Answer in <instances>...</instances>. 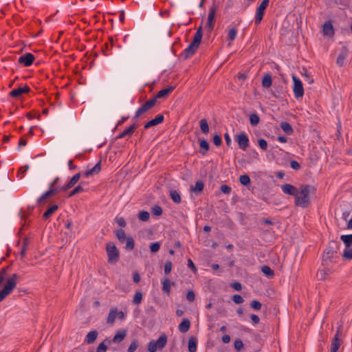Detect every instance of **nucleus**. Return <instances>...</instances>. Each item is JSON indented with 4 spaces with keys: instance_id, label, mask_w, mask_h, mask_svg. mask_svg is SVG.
<instances>
[{
    "instance_id": "nucleus-1",
    "label": "nucleus",
    "mask_w": 352,
    "mask_h": 352,
    "mask_svg": "<svg viewBox=\"0 0 352 352\" xmlns=\"http://www.w3.org/2000/svg\"><path fill=\"white\" fill-rule=\"evenodd\" d=\"M314 188L309 185H302L295 195V204L301 208H307L310 204L309 195Z\"/></svg>"
},
{
    "instance_id": "nucleus-2",
    "label": "nucleus",
    "mask_w": 352,
    "mask_h": 352,
    "mask_svg": "<svg viewBox=\"0 0 352 352\" xmlns=\"http://www.w3.org/2000/svg\"><path fill=\"white\" fill-rule=\"evenodd\" d=\"M18 278V274H13L7 279L3 288L0 291V302L2 301L6 296H8L15 288Z\"/></svg>"
},
{
    "instance_id": "nucleus-3",
    "label": "nucleus",
    "mask_w": 352,
    "mask_h": 352,
    "mask_svg": "<svg viewBox=\"0 0 352 352\" xmlns=\"http://www.w3.org/2000/svg\"><path fill=\"white\" fill-rule=\"evenodd\" d=\"M203 34H202V27L199 26L197 29L195 34L194 35L193 40L192 43L189 45V46L185 50V52L186 53L187 56H191L192 55L197 48L199 47L201 39H202Z\"/></svg>"
},
{
    "instance_id": "nucleus-4",
    "label": "nucleus",
    "mask_w": 352,
    "mask_h": 352,
    "mask_svg": "<svg viewBox=\"0 0 352 352\" xmlns=\"http://www.w3.org/2000/svg\"><path fill=\"white\" fill-rule=\"evenodd\" d=\"M106 251L108 256V262L111 264L116 263L120 258L119 251L113 242H108L106 244Z\"/></svg>"
},
{
    "instance_id": "nucleus-5",
    "label": "nucleus",
    "mask_w": 352,
    "mask_h": 352,
    "mask_svg": "<svg viewBox=\"0 0 352 352\" xmlns=\"http://www.w3.org/2000/svg\"><path fill=\"white\" fill-rule=\"evenodd\" d=\"M167 343V337L164 333L160 335L157 340H151L148 344V350L149 352H156L158 349H162Z\"/></svg>"
},
{
    "instance_id": "nucleus-6",
    "label": "nucleus",
    "mask_w": 352,
    "mask_h": 352,
    "mask_svg": "<svg viewBox=\"0 0 352 352\" xmlns=\"http://www.w3.org/2000/svg\"><path fill=\"white\" fill-rule=\"evenodd\" d=\"M294 82L293 91L296 98H302L304 95L302 83L296 76H292Z\"/></svg>"
},
{
    "instance_id": "nucleus-7",
    "label": "nucleus",
    "mask_w": 352,
    "mask_h": 352,
    "mask_svg": "<svg viewBox=\"0 0 352 352\" xmlns=\"http://www.w3.org/2000/svg\"><path fill=\"white\" fill-rule=\"evenodd\" d=\"M270 0H263L261 3L259 5V6L257 8L256 11V16H255V23L256 24H259L261 21L263 19L265 10L268 6Z\"/></svg>"
},
{
    "instance_id": "nucleus-8",
    "label": "nucleus",
    "mask_w": 352,
    "mask_h": 352,
    "mask_svg": "<svg viewBox=\"0 0 352 352\" xmlns=\"http://www.w3.org/2000/svg\"><path fill=\"white\" fill-rule=\"evenodd\" d=\"M156 103V98H153L148 101H146L140 108L138 109L135 113V117L138 118L140 116L144 113L146 112L149 109H151L153 107L155 106Z\"/></svg>"
},
{
    "instance_id": "nucleus-9",
    "label": "nucleus",
    "mask_w": 352,
    "mask_h": 352,
    "mask_svg": "<svg viewBox=\"0 0 352 352\" xmlns=\"http://www.w3.org/2000/svg\"><path fill=\"white\" fill-rule=\"evenodd\" d=\"M236 141L239 144V147L245 150L249 146L248 137L245 133H240L236 136Z\"/></svg>"
},
{
    "instance_id": "nucleus-10",
    "label": "nucleus",
    "mask_w": 352,
    "mask_h": 352,
    "mask_svg": "<svg viewBox=\"0 0 352 352\" xmlns=\"http://www.w3.org/2000/svg\"><path fill=\"white\" fill-rule=\"evenodd\" d=\"M34 60V56L32 54L27 53L21 56L19 58V63L25 66H30Z\"/></svg>"
},
{
    "instance_id": "nucleus-11",
    "label": "nucleus",
    "mask_w": 352,
    "mask_h": 352,
    "mask_svg": "<svg viewBox=\"0 0 352 352\" xmlns=\"http://www.w3.org/2000/svg\"><path fill=\"white\" fill-rule=\"evenodd\" d=\"M322 33L324 36L332 37L334 35V28L331 22L327 21L322 26Z\"/></svg>"
},
{
    "instance_id": "nucleus-12",
    "label": "nucleus",
    "mask_w": 352,
    "mask_h": 352,
    "mask_svg": "<svg viewBox=\"0 0 352 352\" xmlns=\"http://www.w3.org/2000/svg\"><path fill=\"white\" fill-rule=\"evenodd\" d=\"M281 188L285 194L294 195V197L298 191L297 188L294 186L289 184H283Z\"/></svg>"
},
{
    "instance_id": "nucleus-13",
    "label": "nucleus",
    "mask_w": 352,
    "mask_h": 352,
    "mask_svg": "<svg viewBox=\"0 0 352 352\" xmlns=\"http://www.w3.org/2000/svg\"><path fill=\"white\" fill-rule=\"evenodd\" d=\"M216 14V7H212L209 12L207 22V27L211 31L214 28V16Z\"/></svg>"
},
{
    "instance_id": "nucleus-14",
    "label": "nucleus",
    "mask_w": 352,
    "mask_h": 352,
    "mask_svg": "<svg viewBox=\"0 0 352 352\" xmlns=\"http://www.w3.org/2000/svg\"><path fill=\"white\" fill-rule=\"evenodd\" d=\"M349 50L346 47H342L341 52L338 56L336 63L339 66H343L344 60L348 56Z\"/></svg>"
},
{
    "instance_id": "nucleus-15",
    "label": "nucleus",
    "mask_w": 352,
    "mask_h": 352,
    "mask_svg": "<svg viewBox=\"0 0 352 352\" xmlns=\"http://www.w3.org/2000/svg\"><path fill=\"white\" fill-rule=\"evenodd\" d=\"M29 91H30V88L28 86H25L24 87H19V88L13 89L10 93V95L14 98H19L23 94L28 93V92H29Z\"/></svg>"
},
{
    "instance_id": "nucleus-16",
    "label": "nucleus",
    "mask_w": 352,
    "mask_h": 352,
    "mask_svg": "<svg viewBox=\"0 0 352 352\" xmlns=\"http://www.w3.org/2000/svg\"><path fill=\"white\" fill-rule=\"evenodd\" d=\"M164 120V116L162 115H158L154 119L150 120L144 125V129H147L151 126H155L162 123Z\"/></svg>"
},
{
    "instance_id": "nucleus-17",
    "label": "nucleus",
    "mask_w": 352,
    "mask_h": 352,
    "mask_svg": "<svg viewBox=\"0 0 352 352\" xmlns=\"http://www.w3.org/2000/svg\"><path fill=\"white\" fill-rule=\"evenodd\" d=\"M56 193L55 189H51L43 193L37 200L38 204H42L45 202V200L50 197L53 196Z\"/></svg>"
},
{
    "instance_id": "nucleus-18",
    "label": "nucleus",
    "mask_w": 352,
    "mask_h": 352,
    "mask_svg": "<svg viewBox=\"0 0 352 352\" xmlns=\"http://www.w3.org/2000/svg\"><path fill=\"white\" fill-rule=\"evenodd\" d=\"M335 252L332 250L325 251L322 255V264L328 265L329 262L331 261V258L334 256Z\"/></svg>"
},
{
    "instance_id": "nucleus-19",
    "label": "nucleus",
    "mask_w": 352,
    "mask_h": 352,
    "mask_svg": "<svg viewBox=\"0 0 352 352\" xmlns=\"http://www.w3.org/2000/svg\"><path fill=\"white\" fill-rule=\"evenodd\" d=\"M126 336V331L125 329H120L118 331L113 338V342L116 343L122 341Z\"/></svg>"
},
{
    "instance_id": "nucleus-20",
    "label": "nucleus",
    "mask_w": 352,
    "mask_h": 352,
    "mask_svg": "<svg viewBox=\"0 0 352 352\" xmlns=\"http://www.w3.org/2000/svg\"><path fill=\"white\" fill-rule=\"evenodd\" d=\"M118 316V309L116 307L111 308L109 313L107 322L111 324H113L116 320V318Z\"/></svg>"
},
{
    "instance_id": "nucleus-21",
    "label": "nucleus",
    "mask_w": 352,
    "mask_h": 352,
    "mask_svg": "<svg viewBox=\"0 0 352 352\" xmlns=\"http://www.w3.org/2000/svg\"><path fill=\"white\" fill-rule=\"evenodd\" d=\"M101 170L100 162H98L91 169L88 170L84 173V175L87 177L98 174Z\"/></svg>"
},
{
    "instance_id": "nucleus-22",
    "label": "nucleus",
    "mask_w": 352,
    "mask_h": 352,
    "mask_svg": "<svg viewBox=\"0 0 352 352\" xmlns=\"http://www.w3.org/2000/svg\"><path fill=\"white\" fill-rule=\"evenodd\" d=\"M174 89V87L173 86H170V87H168L167 88H165V89H162L161 91H160L157 95L155 96V98H156V100L157 98H166L167 97V96L173 91Z\"/></svg>"
},
{
    "instance_id": "nucleus-23",
    "label": "nucleus",
    "mask_w": 352,
    "mask_h": 352,
    "mask_svg": "<svg viewBox=\"0 0 352 352\" xmlns=\"http://www.w3.org/2000/svg\"><path fill=\"white\" fill-rule=\"evenodd\" d=\"M80 178V173H76V175H74L71 178V179L67 183V184L63 188V190H66L73 187L79 181Z\"/></svg>"
},
{
    "instance_id": "nucleus-24",
    "label": "nucleus",
    "mask_w": 352,
    "mask_h": 352,
    "mask_svg": "<svg viewBox=\"0 0 352 352\" xmlns=\"http://www.w3.org/2000/svg\"><path fill=\"white\" fill-rule=\"evenodd\" d=\"M190 327V322L188 319L184 318L182 320V322L179 324V330L182 333H186L187 332Z\"/></svg>"
},
{
    "instance_id": "nucleus-25",
    "label": "nucleus",
    "mask_w": 352,
    "mask_h": 352,
    "mask_svg": "<svg viewBox=\"0 0 352 352\" xmlns=\"http://www.w3.org/2000/svg\"><path fill=\"white\" fill-rule=\"evenodd\" d=\"M341 342L339 337L334 336L331 340V352H337L341 344Z\"/></svg>"
},
{
    "instance_id": "nucleus-26",
    "label": "nucleus",
    "mask_w": 352,
    "mask_h": 352,
    "mask_svg": "<svg viewBox=\"0 0 352 352\" xmlns=\"http://www.w3.org/2000/svg\"><path fill=\"white\" fill-rule=\"evenodd\" d=\"M171 284L168 278H165L162 280V290L168 295L170 293Z\"/></svg>"
},
{
    "instance_id": "nucleus-27",
    "label": "nucleus",
    "mask_w": 352,
    "mask_h": 352,
    "mask_svg": "<svg viewBox=\"0 0 352 352\" xmlns=\"http://www.w3.org/2000/svg\"><path fill=\"white\" fill-rule=\"evenodd\" d=\"M197 342V340L196 338L191 337L189 338L188 345L189 352H196Z\"/></svg>"
},
{
    "instance_id": "nucleus-28",
    "label": "nucleus",
    "mask_w": 352,
    "mask_h": 352,
    "mask_svg": "<svg viewBox=\"0 0 352 352\" xmlns=\"http://www.w3.org/2000/svg\"><path fill=\"white\" fill-rule=\"evenodd\" d=\"M29 245H30L29 239L27 237H25L22 241V249L20 252V255L22 258L25 257L26 251L28 248Z\"/></svg>"
},
{
    "instance_id": "nucleus-29",
    "label": "nucleus",
    "mask_w": 352,
    "mask_h": 352,
    "mask_svg": "<svg viewBox=\"0 0 352 352\" xmlns=\"http://www.w3.org/2000/svg\"><path fill=\"white\" fill-rule=\"evenodd\" d=\"M204 187V183L201 181H197L195 183V186H192L190 187V190L192 192H193L195 193H199L203 190Z\"/></svg>"
},
{
    "instance_id": "nucleus-30",
    "label": "nucleus",
    "mask_w": 352,
    "mask_h": 352,
    "mask_svg": "<svg viewBox=\"0 0 352 352\" xmlns=\"http://www.w3.org/2000/svg\"><path fill=\"white\" fill-rule=\"evenodd\" d=\"M272 83V76L269 74L264 75L262 80V86L265 88H269Z\"/></svg>"
},
{
    "instance_id": "nucleus-31",
    "label": "nucleus",
    "mask_w": 352,
    "mask_h": 352,
    "mask_svg": "<svg viewBox=\"0 0 352 352\" xmlns=\"http://www.w3.org/2000/svg\"><path fill=\"white\" fill-rule=\"evenodd\" d=\"M135 129H136L135 125H131L130 127L125 129L122 133H121L120 134V135L118 137V138L120 139V138H123L127 135H131L133 133V132L135 131Z\"/></svg>"
},
{
    "instance_id": "nucleus-32",
    "label": "nucleus",
    "mask_w": 352,
    "mask_h": 352,
    "mask_svg": "<svg viewBox=\"0 0 352 352\" xmlns=\"http://www.w3.org/2000/svg\"><path fill=\"white\" fill-rule=\"evenodd\" d=\"M340 239L343 241L346 248L352 246V234L342 235Z\"/></svg>"
},
{
    "instance_id": "nucleus-33",
    "label": "nucleus",
    "mask_w": 352,
    "mask_h": 352,
    "mask_svg": "<svg viewBox=\"0 0 352 352\" xmlns=\"http://www.w3.org/2000/svg\"><path fill=\"white\" fill-rule=\"evenodd\" d=\"M98 332L96 331H91L89 332L86 336V342L88 344L93 343L97 338Z\"/></svg>"
},
{
    "instance_id": "nucleus-34",
    "label": "nucleus",
    "mask_w": 352,
    "mask_h": 352,
    "mask_svg": "<svg viewBox=\"0 0 352 352\" xmlns=\"http://www.w3.org/2000/svg\"><path fill=\"white\" fill-rule=\"evenodd\" d=\"M199 126L201 132L204 134H207L209 132V126L206 119H201L199 121Z\"/></svg>"
},
{
    "instance_id": "nucleus-35",
    "label": "nucleus",
    "mask_w": 352,
    "mask_h": 352,
    "mask_svg": "<svg viewBox=\"0 0 352 352\" xmlns=\"http://www.w3.org/2000/svg\"><path fill=\"white\" fill-rule=\"evenodd\" d=\"M58 209L57 205H53L50 207L43 214V218L47 219Z\"/></svg>"
},
{
    "instance_id": "nucleus-36",
    "label": "nucleus",
    "mask_w": 352,
    "mask_h": 352,
    "mask_svg": "<svg viewBox=\"0 0 352 352\" xmlns=\"http://www.w3.org/2000/svg\"><path fill=\"white\" fill-rule=\"evenodd\" d=\"M170 197H171L172 200H173L175 203H177V204L180 203V201H181V197H180L179 194L177 192V191L174 190H171L170 191Z\"/></svg>"
},
{
    "instance_id": "nucleus-37",
    "label": "nucleus",
    "mask_w": 352,
    "mask_h": 352,
    "mask_svg": "<svg viewBox=\"0 0 352 352\" xmlns=\"http://www.w3.org/2000/svg\"><path fill=\"white\" fill-rule=\"evenodd\" d=\"M261 271L267 277H272L274 275V271L267 265L263 266Z\"/></svg>"
},
{
    "instance_id": "nucleus-38",
    "label": "nucleus",
    "mask_w": 352,
    "mask_h": 352,
    "mask_svg": "<svg viewBox=\"0 0 352 352\" xmlns=\"http://www.w3.org/2000/svg\"><path fill=\"white\" fill-rule=\"evenodd\" d=\"M280 127L287 134H291L293 131L291 125L287 122H281Z\"/></svg>"
},
{
    "instance_id": "nucleus-39",
    "label": "nucleus",
    "mask_w": 352,
    "mask_h": 352,
    "mask_svg": "<svg viewBox=\"0 0 352 352\" xmlns=\"http://www.w3.org/2000/svg\"><path fill=\"white\" fill-rule=\"evenodd\" d=\"M260 121L259 116L257 113H252L250 116V122L252 126H256Z\"/></svg>"
},
{
    "instance_id": "nucleus-40",
    "label": "nucleus",
    "mask_w": 352,
    "mask_h": 352,
    "mask_svg": "<svg viewBox=\"0 0 352 352\" xmlns=\"http://www.w3.org/2000/svg\"><path fill=\"white\" fill-rule=\"evenodd\" d=\"M116 236L118 239V240L122 243H123L125 241V239L127 238L126 236L124 230L122 229L117 230Z\"/></svg>"
},
{
    "instance_id": "nucleus-41",
    "label": "nucleus",
    "mask_w": 352,
    "mask_h": 352,
    "mask_svg": "<svg viewBox=\"0 0 352 352\" xmlns=\"http://www.w3.org/2000/svg\"><path fill=\"white\" fill-rule=\"evenodd\" d=\"M342 256L346 260L352 259V248H346L343 252Z\"/></svg>"
},
{
    "instance_id": "nucleus-42",
    "label": "nucleus",
    "mask_w": 352,
    "mask_h": 352,
    "mask_svg": "<svg viewBox=\"0 0 352 352\" xmlns=\"http://www.w3.org/2000/svg\"><path fill=\"white\" fill-rule=\"evenodd\" d=\"M150 214L146 211H140L138 214V218L142 221H147L149 219Z\"/></svg>"
},
{
    "instance_id": "nucleus-43",
    "label": "nucleus",
    "mask_w": 352,
    "mask_h": 352,
    "mask_svg": "<svg viewBox=\"0 0 352 352\" xmlns=\"http://www.w3.org/2000/svg\"><path fill=\"white\" fill-rule=\"evenodd\" d=\"M126 249L132 250L134 248V240L132 237L129 236L126 239Z\"/></svg>"
},
{
    "instance_id": "nucleus-44",
    "label": "nucleus",
    "mask_w": 352,
    "mask_h": 352,
    "mask_svg": "<svg viewBox=\"0 0 352 352\" xmlns=\"http://www.w3.org/2000/svg\"><path fill=\"white\" fill-rule=\"evenodd\" d=\"M84 189L82 186V183H80L78 186L75 187L69 194V197H72L79 192H83Z\"/></svg>"
},
{
    "instance_id": "nucleus-45",
    "label": "nucleus",
    "mask_w": 352,
    "mask_h": 352,
    "mask_svg": "<svg viewBox=\"0 0 352 352\" xmlns=\"http://www.w3.org/2000/svg\"><path fill=\"white\" fill-rule=\"evenodd\" d=\"M200 147L204 149V151H201L203 155H205L206 151L209 149V144L206 140H201L199 141Z\"/></svg>"
},
{
    "instance_id": "nucleus-46",
    "label": "nucleus",
    "mask_w": 352,
    "mask_h": 352,
    "mask_svg": "<svg viewBox=\"0 0 352 352\" xmlns=\"http://www.w3.org/2000/svg\"><path fill=\"white\" fill-rule=\"evenodd\" d=\"M142 294L140 292H136L133 299V302L135 305H139L142 302Z\"/></svg>"
},
{
    "instance_id": "nucleus-47",
    "label": "nucleus",
    "mask_w": 352,
    "mask_h": 352,
    "mask_svg": "<svg viewBox=\"0 0 352 352\" xmlns=\"http://www.w3.org/2000/svg\"><path fill=\"white\" fill-rule=\"evenodd\" d=\"M239 181L243 186H247L250 183V179L248 175H241L239 177Z\"/></svg>"
},
{
    "instance_id": "nucleus-48",
    "label": "nucleus",
    "mask_w": 352,
    "mask_h": 352,
    "mask_svg": "<svg viewBox=\"0 0 352 352\" xmlns=\"http://www.w3.org/2000/svg\"><path fill=\"white\" fill-rule=\"evenodd\" d=\"M236 34H237V30L235 28H232L228 32V38L230 41H234L236 37Z\"/></svg>"
},
{
    "instance_id": "nucleus-49",
    "label": "nucleus",
    "mask_w": 352,
    "mask_h": 352,
    "mask_svg": "<svg viewBox=\"0 0 352 352\" xmlns=\"http://www.w3.org/2000/svg\"><path fill=\"white\" fill-rule=\"evenodd\" d=\"M151 212L156 216H160L162 214V209L160 206L155 205L151 208Z\"/></svg>"
},
{
    "instance_id": "nucleus-50",
    "label": "nucleus",
    "mask_w": 352,
    "mask_h": 352,
    "mask_svg": "<svg viewBox=\"0 0 352 352\" xmlns=\"http://www.w3.org/2000/svg\"><path fill=\"white\" fill-rule=\"evenodd\" d=\"M138 347V340H134L133 341H132V342L129 345V346L127 349V351L128 352H134L137 349Z\"/></svg>"
},
{
    "instance_id": "nucleus-51",
    "label": "nucleus",
    "mask_w": 352,
    "mask_h": 352,
    "mask_svg": "<svg viewBox=\"0 0 352 352\" xmlns=\"http://www.w3.org/2000/svg\"><path fill=\"white\" fill-rule=\"evenodd\" d=\"M250 306L254 310L258 311L261 309L262 305L260 302H258L256 300H254L250 302Z\"/></svg>"
},
{
    "instance_id": "nucleus-52",
    "label": "nucleus",
    "mask_w": 352,
    "mask_h": 352,
    "mask_svg": "<svg viewBox=\"0 0 352 352\" xmlns=\"http://www.w3.org/2000/svg\"><path fill=\"white\" fill-rule=\"evenodd\" d=\"M172 263L171 261H168L165 263V265H164V273L168 275L171 272V270H172Z\"/></svg>"
},
{
    "instance_id": "nucleus-53",
    "label": "nucleus",
    "mask_w": 352,
    "mask_h": 352,
    "mask_svg": "<svg viewBox=\"0 0 352 352\" xmlns=\"http://www.w3.org/2000/svg\"><path fill=\"white\" fill-rule=\"evenodd\" d=\"M160 245L158 242L152 243L150 245L151 251V252H153V253L158 252L160 250Z\"/></svg>"
},
{
    "instance_id": "nucleus-54",
    "label": "nucleus",
    "mask_w": 352,
    "mask_h": 352,
    "mask_svg": "<svg viewBox=\"0 0 352 352\" xmlns=\"http://www.w3.org/2000/svg\"><path fill=\"white\" fill-rule=\"evenodd\" d=\"M234 349L236 351H240L241 349H242L243 348V343L240 339L236 340L234 341Z\"/></svg>"
},
{
    "instance_id": "nucleus-55",
    "label": "nucleus",
    "mask_w": 352,
    "mask_h": 352,
    "mask_svg": "<svg viewBox=\"0 0 352 352\" xmlns=\"http://www.w3.org/2000/svg\"><path fill=\"white\" fill-rule=\"evenodd\" d=\"M258 146H260V148L263 150V151H265L267 148V142H266L265 140L264 139H259L258 141Z\"/></svg>"
},
{
    "instance_id": "nucleus-56",
    "label": "nucleus",
    "mask_w": 352,
    "mask_h": 352,
    "mask_svg": "<svg viewBox=\"0 0 352 352\" xmlns=\"http://www.w3.org/2000/svg\"><path fill=\"white\" fill-rule=\"evenodd\" d=\"M232 300L236 304H241L244 301L243 297L241 296L240 295H237V294H235L232 296Z\"/></svg>"
},
{
    "instance_id": "nucleus-57",
    "label": "nucleus",
    "mask_w": 352,
    "mask_h": 352,
    "mask_svg": "<svg viewBox=\"0 0 352 352\" xmlns=\"http://www.w3.org/2000/svg\"><path fill=\"white\" fill-rule=\"evenodd\" d=\"M221 190L225 194H230L231 192V188L226 184L221 186Z\"/></svg>"
},
{
    "instance_id": "nucleus-58",
    "label": "nucleus",
    "mask_w": 352,
    "mask_h": 352,
    "mask_svg": "<svg viewBox=\"0 0 352 352\" xmlns=\"http://www.w3.org/2000/svg\"><path fill=\"white\" fill-rule=\"evenodd\" d=\"M116 221L117 223L120 227H125L126 226V221H125V220H124V219L123 217H116Z\"/></svg>"
},
{
    "instance_id": "nucleus-59",
    "label": "nucleus",
    "mask_w": 352,
    "mask_h": 352,
    "mask_svg": "<svg viewBox=\"0 0 352 352\" xmlns=\"http://www.w3.org/2000/svg\"><path fill=\"white\" fill-rule=\"evenodd\" d=\"M186 298L190 302L194 301L195 298V293L192 291H188L186 295Z\"/></svg>"
},
{
    "instance_id": "nucleus-60",
    "label": "nucleus",
    "mask_w": 352,
    "mask_h": 352,
    "mask_svg": "<svg viewBox=\"0 0 352 352\" xmlns=\"http://www.w3.org/2000/svg\"><path fill=\"white\" fill-rule=\"evenodd\" d=\"M6 278V270L3 268L0 271V286Z\"/></svg>"
},
{
    "instance_id": "nucleus-61",
    "label": "nucleus",
    "mask_w": 352,
    "mask_h": 352,
    "mask_svg": "<svg viewBox=\"0 0 352 352\" xmlns=\"http://www.w3.org/2000/svg\"><path fill=\"white\" fill-rule=\"evenodd\" d=\"M107 349V346L104 344V342H102L98 345L96 351L97 352H106Z\"/></svg>"
},
{
    "instance_id": "nucleus-62",
    "label": "nucleus",
    "mask_w": 352,
    "mask_h": 352,
    "mask_svg": "<svg viewBox=\"0 0 352 352\" xmlns=\"http://www.w3.org/2000/svg\"><path fill=\"white\" fill-rule=\"evenodd\" d=\"M213 143L216 146H220L221 144V137L219 135H215L213 137Z\"/></svg>"
},
{
    "instance_id": "nucleus-63",
    "label": "nucleus",
    "mask_w": 352,
    "mask_h": 352,
    "mask_svg": "<svg viewBox=\"0 0 352 352\" xmlns=\"http://www.w3.org/2000/svg\"><path fill=\"white\" fill-rule=\"evenodd\" d=\"M327 272L326 270H320L318 272V276L320 278V279H324L327 275Z\"/></svg>"
},
{
    "instance_id": "nucleus-64",
    "label": "nucleus",
    "mask_w": 352,
    "mask_h": 352,
    "mask_svg": "<svg viewBox=\"0 0 352 352\" xmlns=\"http://www.w3.org/2000/svg\"><path fill=\"white\" fill-rule=\"evenodd\" d=\"M290 166L294 170H298L300 167L299 163L295 160H293L290 162Z\"/></svg>"
}]
</instances>
